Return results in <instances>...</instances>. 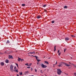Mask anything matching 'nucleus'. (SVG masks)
<instances>
[{"label": "nucleus", "mask_w": 76, "mask_h": 76, "mask_svg": "<svg viewBox=\"0 0 76 76\" xmlns=\"http://www.w3.org/2000/svg\"><path fill=\"white\" fill-rule=\"evenodd\" d=\"M29 73V71H25V75H26V74H28Z\"/></svg>", "instance_id": "8"}, {"label": "nucleus", "mask_w": 76, "mask_h": 76, "mask_svg": "<svg viewBox=\"0 0 76 76\" xmlns=\"http://www.w3.org/2000/svg\"><path fill=\"white\" fill-rule=\"evenodd\" d=\"M10 42H9V41L7 40V43H9Z\"/></svg>", "instance_id": "25"}, {"label": "nucleus", "mask_w": 76, "mask_h": 76, "mask_svg": "<svg viewBox=\"0 0 76 76\" xmlns=\"http://www.w3.org/2000/svg\"><path fill=\"white\" fill-rule=\"evenodd\" d=\"M13 66L12 65L10 66V69L12 72H13Z\"/></svg>", "instance_id": "4"}, {"label": "nucleus", "mask_w": 76, "mask_h": 76, "mask_svg": "<svg viewBox=\"0 0 76 76\" xmlns=\"http://www.w3.org/2000/svg\"><path fill=\"white\" fill-rule=\"evenodd\" d=\"M25 65L27 66H29V64H28V63L25 64Z\"/></svg>", "instance_id": "17"}, {"label": "nucleus", "mask_w": 76, "mask_h": 76, "mask_svg": "<svg viewBox=\"0 0 76 76\" xmlns=\"http://www.w3.org/2000/svg\"><path fill=\"white\" fill-rule=\"evenodd\" d=\"M17 75V76H19V75H18V74Z\"/></svg>", "instance_id": "44"}, {"label": "nucleus", "mask_w": 76, "mask_h": 76, "mask_svg": "<svg viewBox=\"0 0 76 76\" xmlns=\"http://www.w3.org/2000/svg\"><path fill=\"white\" fill-rule=\"evenodd\" d=\"M70 39V38L69 37H67V41H68Z\"/></svg>", "instance_id": "14"}, {"label": "nucleus", "mask_w": 76, "mask_h": 76, "mask_svg": "<svg viewBox=\"0 0 76 76\" xmlns=\"http://www.w3.org/2000/svg\"><path fill=\"white\" fill-rule=\"evenodd\" d=\"M70 66V65L69 64H67V66Z\"/></svg>", "instance_id": "31"}, {"label": "nucleus", "mask_w": 76, "mask_h": 76, "mask_svg": "<svg viewBox=\"0 0 76 76\" xmlns=\"http://www.w3.org/2000/svg\"><path fill=\"white\" fill-rule=\"evenodd\" d=\"M16 66H15V67H14V69H15V70H16Z\"/></svg>", "instance_id": "30"}, {"label": "nucleus", "mask_w": 76, "mask_h": 76, "mask_svg": "<svg viewBox=\"0 0 76 76\" xmlns=\"http://www.w3.org/2000/svg\"><path fill=\"white\" fill-rule=\"evenodd\" d=\"M32 56H33V57H36V59L37 60H38V58H38L37 56H34L33 55H32Z\"/></svg>", "instance_id": "5"}, {"label": "nucleus", "mask_w": 76, "mask_h": 76, "mask_svg": "<svg viewBox=\"0 0 76 76\" xmlns=\"http://www.w3.org/2000/svg\"><path fill=\"white\" fill-rule=\"evenodd\" d=\"M71 37H73L74 38H75V37H76V36L73 35H71Z\"/></svg>", "instance_id": "15"}, {"label": "nucleus", "mask_w": 76, "mask_h": 76, "mask_svg": "<svg viewBox=\"0 0 76 76\" xmlns=\"http://www.w3.org/2000/svg\"><path fill=\"white\" fill-rule=\"evenodd\" d=\"M5 62L6 63H9V61L8 60H6L5 61Z\"/></svg>", "instance_id": "11"}, {"label": "nucleus", "mask_w": 76, "mask_h": 76, "mask_svg": "<svg viewBox=\"0 0 76 76\" xmlns=\"http://www.w3.org/2000/svg\"><path fill=\"white\" fill-rule=\"evenodd\" d=\"M44 11L45 12H47V10H44Z\"/></svg>", "instance_id": "38"}, {"label": "nucleus", "mask_w": 76, "mask_h": 76, "mask_svg": "<svg viewBox=\"0 0 76 76\" xmlns=\"http://www.w3.org/2000/svg\"><path fill=\"white\" fill-rule=\"evenodd\" d=\"M9 58H12V56L9 55Z\"/></svg>", "instance_id": "9"}, {"label": "nucleus", "mask_w": 76, "mask_h": 76, "mask_svg": "<svg viewBox=\"0 0 76 76\" xmlns=\"http://www.w3.org/2000/svg\"><path fill=\"white\" fill-rule=\"evenodd\" d=\"M57 74L59 75H61V71L60 70V69H57Z\"/></svg>", "instance_id": "1"}, {"label": "nucleus", "mask_w": 76, "mask_h": 76, "mask_svg": "<svg viewBox=\"0 0 76 76\" xmlns=\"http://www.w3.org/2000/svg\"><path fill=\"white\" fill-rule=\"evenodd\" d=\"M15 72H18V69H15L14 70Z\"/></svg>", "instance_id": "16"}, {"label": "nucleus", "mask_w": 76, "mask_h": 76, "mask_svg": "<svg viewBox=\"0 0 76 76\" xmlns=\"http://www.w3.org/2000/svg\"><path fill=\"white\" fill-rule=\"evenodd\" d=\"M41 66L42 68H46L47 67V66L46 65H44L43 64H42Z\"/></svg>", "instance_id": "3"}, {"label": "nucleus", "mask_w": 76, "mask_h": 76, "mask_svg": "<svg viewBox=\"0 0 76 76\" xmlns=\"http://www.w3.org/2000/svg\"><path fill=\"white\" fill-rule=\"evenodd\" d=\"M57 64V61H56V64Z\"/></svg>", "instance_id": "40"}, {"label": "nucleus", "mask_w": 76, "mask_h": 76, "mask_svg": "<svg viewBox=\"0 0 76 76\" xmlns=\"http://www.w3.org/2000/svg\"><path fill=\"white\" fill-rule=\"evenodd\" d=\"M27 68H28V69H29L31 68V67H30V66H28V67H27Z\"/></svg>", "instance_id": "33"}, {"label": "nucleus", "mask_w": 76, "mask_h": 76, "mask_svg": "<svg viewBox=\"0 0 76 76\" xmlns=\"http://www.w3.org/2000/svg\"><path fill=\"white\" fill-rule=\"evenodd\" d=\"M46 7V5H44L43 6V7Z\"/></svg>", "instance_id": "32"}, {"label": "nucleus", "mask_w": 76, "mask_h": 76, "mask_svg": "<svg viewBox=\"0 0 76 76\" xmlns=\"http://www.w3.org/2000/svg\"><path fill=\"white\" fill-rule=\"evenodd\" d=\"M67 50V49L66 48H65L64 49V53H65V52L66 51V50Z\"/></svg>", "instance_id": "21"}, {"label": "nucleus", "mask_w": 76, "mask_h": 76, "mask_svg": "<svg viewBox=\"0 0 76 76\" xmlns=\"http://www.w3.org/2000/svg\"><path fill=\"white\" fill-rule=\"evenodd\" d=\"M67 34H68V33H67Z\"/></svg>", "instance_id": "50"}, {"label": "nucleus", "mask_w": 76, "mask_h": 76, "mask_svg": "<svg viewBox=\"0 0 76 76\" xmlns=\"http://www.w3.org/2000/svg\"><path fill=\"white\" fill-rule=\"evenodd\" d=\"M28 54H30V53H28Z\"/></svg>", "instance_id": "51"}, {"label": "nucleus", "mask_w": 76, "mask_h": 76, "mask_svg": "<svg viewBox=\"0 0 76 76\" xmlns=\"http://www.w3.org/2000/svg\"><path fill=\"white\" fill-rule=\"evenodd\" d=\"M73 64V66H75V67H76V65H74V64Z\"/></svg>", "instance_id": "37"}, {"label": "nucleus", "mask_w": 76, "mask_h": 76, "mask_svg": "<svg viewBox=\"0 0 76 76\" xmlns=\"http://www.w3.org/2000/svg\"><path fill=\"white\" fill-rule=\"evenodd\" d=\"M0 54H2V53L0 52Z\"/></svg>", "instance_id": "42"}, {"label": "nucleus", "mask_w": 76, "mask_h": 76, "mask_svg": "<svg viewBox=\"0 0 76 76\" xmlns=\"http://www.w3.org/2000/svg\"><path fill=\"white\" fill-rule=\"evenodd\" d=\"M35 72H37V70L36 69H35Z\"/></svg>", "instance_id": "35"}, {"label": "nucleus", "mask_w": 76, "mask_h": 76, "mask_svg": "<svg viewBox=\"0 0 76 76\" xmlns=\"http://www.w3.org/2000/svg\"><path fill=\"white\" fill-rule=\"evenodd\" d=\"M31 65H32V64H30L28 65V66H31Z\"/></svg>", "instance_id": "27"}, {"label": "nucleus", "mask_w": 76, "mask_h": 76, "mask_svg": "<svg viewBox=\"0 0 76 76\" xmlns=\"http://www.w3.org/2000/svg\"><path fill=\"white\" fill-rule=\"evenodd\" d=\"M37 63H39V62H38V61H37Z\"/></svg>", "instance_id": "46"}, {"label": "nucleus", "mask_w": 76, "mask_h": 76, "mask_svg": "<svg viewBox=\"0 0 76 76\" xmlns=\"http://www.w3.org/2000/svg\"><path fill=\"white\" fill-rule=\"evenodd\" d=\"M38 64V62H37V64Z\"/></svg>", "instance_id": "45"}, {"label": "nucleus", "mask_w": 76, "mask_h": 76, "mask_svg": "<svg viewBox=\"0 0 76 76\" xmlns=\"http://www.w3.org/2000/svg\"><path fill=\"white\" fill-rule=\"evenodd\" d=\"M40 72L42 73H43V72H42V70H41L40 71Z\"/></svg>", "instance_id": "26"}, {"label": "nucleus", "mask_w": 76, "mask_h": 76, "mask_svg": "<svg viewBox=\"0 0 76 76\" xmlns=\"http://www.w3.org/2000/svg\"><path fill=\"white\" fill-rule=\"evenodd\" d=\"M56 46H55L54 48V51H56Z\"/></svg>", "instance_id": "13"}, {"label": "nucleus", "mask_w": 76, "mask_h": 76, "mask_svg": "<svg viewBox=\"0 0 76 76\" xmlns=\"http://www.w3.org/2000/svg\"><path fill=\"white\" fill-rule=\"evenodd\" d=\"M61 54V53H59V54H58V56H60V54Z\"/></svg>", "instance_id": "36"}, {"label": "nucleus", "mask_w": 76, "mask_h": 76, "mask_svg": "<svg viewBox=\"0 0 76 76\" xmlns=\"http://www.w3.org/2000/svg\"><path fill=\"white\" fill-rule=\"evenodd\" d=\"M69 63H70V64H71L70 62H69Z\"/></svg>", "instance_id": "48"}, {"label": "nucleus", "mask_w": 76, "mask_h": 76, "mask_svg": "<svg viewBox=\"0 0 76 76\" xmlns=\"http://www.w3.org/2000/svg\"><path fill=\"white\" fill-rule=\"evenodd\" d=\"M1 66H4V62H1Z\"/></svg>", "instance_id": "6"}, {"label": "nucleus", "mask_w": 76, "mask_h": 76, "mask_svg": "<svg viewBox=\"0 0 76 76\" xmlns=\"http://www.w3.org/2000/svg\"><path fill=\"white\" fill-rule=\"evenodd\" d=\"M59 51H60V50H58V53H59Z\"/></svg>", "instance_id": "41"}, {"label": "nucleus", "mask_w": 76, "mask_h": 76, "mask_svg": "<svg viewBox=\"0 0 76 76\" xmlns=\"http://www.w3.org/2000/svg\"><path fill=\"white\" fill-rule=\"evenodd\" d=\"M17 67H18V64L15 63Z\"/></svg>", "instance_id": "29"}, {"label": "nucleus", "mask_w": 76, "mask_h": 76, "mask_svg": "<svg viewBox=\"0 0 76 76\" xmlns=\"http://www.w3.org/2000/svg\"><path fill=\"white\" fill-rule=\"evenodd\" d=\"M63 64H65L66 66H67V64H65V63H61L59 64V65H58V66L59 67H61L62 66H63Z\"/></svg>", "instance_id": "2"}, {"label": "nucleus", "mask_w": 76, "mask_h": 76, "mask_svg": "<svg viewBox=\"0 0 76 76\" xmlns=\"http://www.w3.org/2000/svg\"><path fill=\"white\" fill-rule=\"evenodd\" d=\"M20 73V75H22V72H19Z\"/></svg>", "instance_id": "23"}, {"label": "nucleus", "mask_w": 76, "mask_h": 76, "mask_svg": "<svg viewBox=\"0 0 76 76\" xmlns=\"http://www.w3.org/2000/svg\"><path fill=\"white\" fill-rule=\"evenodd\" d=\"M52 23H54V21L53 20L52 21Z\"/></svg>", "instance_id": "24"}, {"label": "nucleus", "mask_w": 76, "mask_h": 76, "mask_svg": "<svg viewBox=\"0 0 76 76\" xmlns=\"http://www.w3.org/2000/svg\"><path fill=\"white\" fill-rule=\"evenodd\" d=\"M66 40V41L67 40V38H65Z\"/></svg>", "instance_id": "43"}, {"label": "nucleus", "mask_w": 76, "mask_h": 76, "mask_svg": "<svg viewBox=\"0 0 76 76\" xmlns=\"http://www.w3.org/2000/svg\"><path fill=\"white\" fill-rule=\"evenodd\" d=\"M29 53L30 54H35V53L34 51L33 52H30Z\"/></svg>", "instance_id": "7"}, {"label": "nucleus", "mask_w": 76, "mask_h": 76, "mask_svg": "<svg viewBox=\"0 0 76 76\" xmlns=\"http://www.w3.org/2000/svg\"><path fill=\"white\" fill-rule=\"evenodd\" d=\"M31 71H32L33 70V69L32 68H31Z\"/></svg>", "instance_id": "28"}, {"label": "nucleus", "mask_w": 76, "mask_h": 76, "mask_svg": "<svg viewBox=\"0 0 76 76\" xmlns=\"http://www.w3.org/2000/svg\"><path fill=\"white\" fill-rule=\"evenodd\" d=\"M71 58H72V57H71Z\"/></svg>", "instance_id": "49"}, {"label": "nucleus", "mask_w": 76, "mask_h": 76, "mask_svg": "<svg viewBox=\"0 0 76 76\" xmlns=\"http://www.w3.org/2000/svg\"><path fill=\"white\" fill-rule=\"evenodd\" d=\"M37 61H38V63H39V61H41V60L39 59H37Z\"/></svg>", "instance_id": "22"}, {"label": "nucleus", "mask_w": 76, "mask_h": 76, "mask_svg": "<svg viewBox=\"0 0 76 76\" xmlns=\"http://www.w3.org/2000/svg\"><path fill=\"white\" fill-rule=\"evenodd\" d=\"M64 9H67V6H65L64 7Z\"/></svg>", "instance_id": "20"}, {"label": "nucleus", "mask_w": 76, "mask_h": 76, "mask_svg": "<svg viewBox=\"0 0 76 76\" xmlns=\"http://www.w3.org/2000/svg\"><path fill=\"white\" fill-rule=\"evenodd\" d=\"M45 63H46V64H48V62L47 61H45Z\"/></svg>", "instance_id": "18"}, {"label": "nucleus", "mask_w": 76, "mask_h": 76, "mask_svg": "<svg viewBox=\"0 0 76 76\" xmlns=\"http://www.w3.org/2000/svg\"><path fill=\"white\" fill-rule=\"evenodd\" d=\"M22 60H23H23H24L23 59H22Z\"/></svg>", "instance_id": "47"}, {"label": "nucleus", "mask_w": 76, "mask_h": 76, "mask_svg": "<svg viewBox=\"0 0 76 76\" xmlns=\"http://www.w3.org/2000/svg\"><path fill=\"white\" fill-rule=\"evenodd\" d=\"M42 76H43V75H42Z\"/></svg>", "instance_id": "52"}, {"label": "nucleus", "mask_w": 76, "mask_h": 76, "mask_svg": "<svg viewBox=\"0 0 76 76\" xmlns=\"http://www.w3.org/2000/svg\"><path fill=\"white\" fill-rule=\"evenodd\" d=\"M55 76H57L56 75Z\"/></svg>", "instance_id": "53"}, {"label": "nucleus", "mask_w": 76, "mask_h": 76, "mask_svg": "<svg viewBox=\"0 0 76 76\" xmlns=\"http://www.w3.org/2000/svg\"><path fill=\"white\" fill-rule=\"evenodd\" d=\"M18 61H20L21 59L20 58H19V57H18Z\"/></svg>", "instance_id": "12"}, {"label": "nucleus", "mask_w": 76, "mask_h": 76, "mask_svg": "<svg viewBox=\"0 0 76 76\" xmlns=\"http://www.w3.org/2000/svg\"><path fill=\"white\" fill-rule=\"evenodd\" d=\"M37 19H39V18H41V16H38L37 17Z\"/></svg>", "instance_id": "10"}, {"label": "nucleus", "mask_w": 76, "mask_h": 76, "mask_svg": "<svg viewBox=\"0 0 76 76\" xmlns=\"http://www.w3.org/2000/svg\"><path fill=\"white\" fill-rule=\"evenodd\" d=\"M22 6H25V4H22Z\"/></svg>", "instance_id": "19"}, {"label": "nucleus", "mask_w": 76, "mask_h": 76, "mask_svg": "<svg viewBox=\"0 0 76 76\" xmlns=\"http://www.w3.org/2000/svg\"><path fill=\"white\" fill-rule=\"evenodd\" d=\"M20 61H23L22 59H21Z\"/></svg>", "instance_id": "39"}, {"label": "nucleus", "mask_w": 76, "mask_h": 76, "mask_svg": "<svg viewBox=\"0 0 76 76\" xmlns=\"http://www.w3.org/2000/svg\"><path fill=\"white\" fill-rule=\"evenodd\" d=\"M74 75L75 76H76V73H74Z\"/></svg>", "instance_id": "34"}]
</instances>
